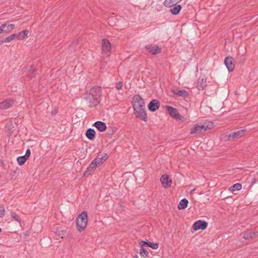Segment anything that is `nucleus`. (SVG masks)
Instances as JSON below:
<instances>
[{
    "mask_svg": "<svg viewBox=\"0 0 258 258\" xmlns=\"http://www.w3.org/2000/svg\"><path fill=\"white\" fill-rule=\"evenodd\" d=\"M214 127V123L211 121L205 122L203 124H196L190 130V134H198L211 130Z\"/></svg>",
    "mask_w": 258,
    "mask_h": 258,
    "instance_id": "nucleus-1",
    "label": "nucleus"
},
{
    "mask_svg": "<svg viewBox=\"0 0 258 258\" xmlns=\"http://www.w3.org/2000/svg\"><path fill=\"white\" fill-rule=\"evenodd\" d=\"M87 222V213L86 211H83L78 216L76 219L78 230L80 232L84 230L86 227Z\"/></svg>",
    "mask_w": 258,
    "mask_h": 258,
    "instance_id": "nucleus-2",
    "label": "nucleus"
},
{
    "mask_svg": "<svg viewBox=\"0 0 258 258\" xmlns=\"http://www.w3.org/2000/svg\"><path fill=\"white\" fill-rule=\"evenodd\" d=\"M92 95L94 100H96V104H99L101 101V96L102 94L101 88L100 86H95L92 87L89 93Z\"/></svg>",
    "mask_w": 258,
    "mask_h": 258,
    "instance_id": "nucleus-3",
    "label": "nucleus"
},
{
    "mask_svg": "<svg viewBox=\"0 0 258 258\" xmlns=\"http://www.w3.org/2000/svg\"><path fill=\"white\" fill-rule=\"evenodd\" d=\"M132 103L134 111H136L137 108H142L145 107L144 100L140 95L134 96Z\"/></svg>",
    "mask_w": 258,
    "mask_h": 258,
    "instance_id": "nucleus-4",
    "label": "nucleus"
},
{
    "mask_svg": "<svg viewBox=\"0 0 258 258\" xmlns=\"http://www.w3.org/2000/svg\"><path fill=\"white\" fill-rule=\"evenodd\" d=\"M208 226V223L204 220H199L196 221L192 225V228L195 231L205 230Z\"/></svg>",
    "mask_w": 258,
    "mask_h": 258,
    "instance_id": "nucleus-5",
    "label": "nucleus"
},
{
    "mask_svg": "<svg viewBox=\"0 0 258 258\" xmlns=\"http://www.w3.org/2000/svg\"><path fill=\"white\" fill-rule=\"evenodd\" d=\"M224 64L229 73L233 71L235 64L234 63V59L232 56H227L224 59Z\"/></svg>",
    "mask_w": 258,
    "mask_h": 258,
    "instance_id": "nucleus-6",
    "label": "nucleus"
},
{
    "mask_svg": "<svg viewBox=\"0 0 258 258\" xmlns=\"http://www.w3.org/2000/svg\"><path fill=\"white\" fill-rule=\"evenodd\" d=\"M170 115L176 119H180L181 115L179 113L178 110L170 106H166Z\"/></svg>",
    "mask_w": 258,
    "mask_h": 258,
    "instance_id": "nucleus-7",
    "label": "nucleus"
},
{
    "mask_svg": "<svg viewBox=\"0 0 258 258\" xmlns=\"http://www.w3.org/2000/svg\"><path fill=\"white\" fill-rule=\"evenodd\" d=\"M134 113L137 117L144 121H146L147 120V116L145 108H137L136 111H134Z\"/></svg>",
    "mask_w": 258,
    "mask_h": 258,
    "instance_id": "nucleus-8",
    "label": "nucleus"
},
{
    "mask_svg": "<svg viewBox=\"0 0 258 258\" xmlns=\"http://www.w3.org/2000/svg\"><path fill=\"white\" fill-rule=\"evenodd\" d=\"M245 132L246 131L245 130H240L237 132L230 134L228 137V140L233 141L235 139H239L244 135Z\"/></svg>",
    "mask_w": 258,
    "mask_h": 258,
    "instance_id": "nucleus-9",
    "label": "nucleus"
},
{
    "mask_svg": "<svg viewBox=\"0 0 258 258\" xmlns=\"http://www.w3.org/2000/svg\"><path fill=\"white\" fill-rule=\"evenodd\" d=\"M139 244L141 247L147 246L152 248L153 249H157L158 248L159 244L158 243H152L148 240H140Z\"/></svg>",
    "mask_w": 258,
    "mask_h": 258,
    "instance_id": "nucleus-10",
    "label": "nucleus"
},
{
    "mask_svg": "<svg viewBox=\"0 0 258 258\" xmlns=\"http://www.w3.org/2000/svg\"><path fill=\"white\" fill-rule=\"evenodd\" d=\"M160 107V102L157 99H153L152 100L148 105V108L149 110L151 112H154Z\"/></svg>",
    "mask_w": 258,
    "mask_h": 258,
    "instance_id": "nucleus-11",
    "label": "nucleus"
},
{
    "mask_svg": "<svg viewBox=\"0 0 258 258\" xmlns=\"http://www.w3.org/2000/svg\"><path fill=\"white\" fill-rule=\"evenodd\" d=\"M83 98L89 103V106L90 107L96 106L98 104H96V100H94V99L93 98L92 95H91V94L88 92L84 94Z\"/></svg>",
    "mask_w": 258,
    "mask_h": 258,
    "instance_id": "nucleus-12",
    "label": "nucleus"
},
{
    "mask_svg": "<svg viewBox=\"0 0 258 258\" xmlns=\"http://www.w3.org/2000/svg\"><path fill=\"white\" fill-rule=\"evenodd\" d=\"M160 181L165 188H168L170 187L172 181L169 179V176L167 174H163L161 176Z\"/></svg>",
    "mask_w": 258,
    "mask_h": 258,
    "instance_id": "nucleus-13",
    "label": "nucleus"
},
{
    "mask_svg": "<svg viewBox=\"0 0 258 258\" xmlns=\"http://www.w3.org/2000/svg\"><path fill=\"white\" fill-rule=\"evenodd\" d=\"M145 48L149 52L153 55L161 52V48L157 45H148L145 46Z\"/></svg>",
    "mask_w": 258,
    "mask_h": 258,
    "instance_id": "nucleus-14",
    "label": "nucleus"
},
{
    "mask_svg": "<svg viewBox=\"0 0 258 258\" xmlns=\"http://www.w3.org/2000/svg\"><path fill=\"white\" fill-rule=\"evenodd\" d=\"M96 163V161L94 160L92 161L84 173L85 176L90 175L96 169V167L98 166V164Z\"/></svg>",
    "mask_w": 258,
    "mask_h": 258,
    "instance_id": "nucleus-15",
    "label": "nucleus"
},
{
    "mask_svg": "<svg viewBox=\"0 0 258 258\" xmlns=\"http://www.w3.org/2000/svg\"><path fill=\"white\" fill-rule=\"evenodd\" d=\"M206 86V79L204 76H200L197 83V87L198 90H203Z\"/></svg>",
    "mask_w": 258,
    "mask_h": 258,
    "instance_id": "nucleus-16",
    "label": "nucleus"
},
{
    "mask_svg": "<svg viewBox=\"0 0 258 258\" xmlns=\"http://www.w3.org/2000/svg\"><path fill=\"white\" fill-rule=\"evenodd\" d=\"M14 103V100L12 99H7L0 103V108L7 109L11 107Z\"/></svg>",
    "mask_w": 258,
    "mask_h": 258,
    "instance_id": "nucleus-17",
    "label": "nucleus"
},
{
    "mask_svg": "<svg viewBox=\"0 0 258 258\" xmlns=\"http://www.w3.org/2000/svg\"><path fill=\"white\" fill-rule=\"evenodd\" d=\"M172 93L176 96H181L186 97L189 95L188 92L185 90L181 89L177 90L176 89H171Z\"/></svg>",
    "mask_w": 258,
    "mask_h": 258,
    "instance_id": "nucleus-18",
    "label": "nucleus"
},
{
    "mask_svg": "<svg viewBox=\"0 0 258 258\" xmlns=\"http://www.w3.org/2000/svg\"><path fill=\"white\" fill-rule=\"evenodd\" d=\"M93 125L101 132L105 131L107 128L105 123L101 121H95Z\"/></svg>",
    "mask_w": 258,
    "mask_h": 258,
    "instance_id": "nucleus-19",
    "label": "nucleus"
},
{
    "mask_svg": "<svg viewBox=\"0 0 258 258\" xmlns=\"http://www.w3.org/2000/svg\"><path fill=\"white\" fill-rule=\"evenodd\" d=\"M102 50L104 52H109L111 50V44L110 42L106 39L102 40Z\"/></svg>",
    "mask_w": 258,
    "mask_h": 258,
    "instance_id": "nucleus-20",
    "label": "nucleus"
},
{
    "mask_svg": "<svg viewBox=\"0 0 258 258\" xmlns=\"http://www.w3.org/2000/svg\"><path fill=\"white\" fill-rule=\"evenodd\" d=\"M85 135L88 139L93 140L95 137L96 133L94 129L89 128L87 130Z\"/></svg>",
    "mask_w": 258,
    "mask_h": 258,
    "instance_id": "nucleus-21",
    "label": "nucleus"
},
{
    "mask_svg": "<svg viewBox=\"0 0 258 258\" xmlns=\"http://www.w3.org/2000/svg\"><path fill=\"white\" fill-rule=\"evenodd\" d=\"M181 8L182 7L181 5L176 4L172 7V8L170 10V12L172 15H176L179 14L181 10Z\"/></svg>",
    "mask_w": 258,
    "mask_h": 258,
    "instance_id": "nucleus-22",
    "label": "nucleus"
},
{
    "mask_svg": "<svg viewBox=\"0 0 258 258\" xmlns=\"http://www.w3.org/2000/svg\"><path fill=\"white\" fill-rule=\"evenodd\" d=\"M100 155H98L97 157L94 160V161H96V163L98 164V165L101 164L108 157L107 154L106 153H104L103 156H101V157H100Z\"/></svg>",
    "mask_w": 258,
    "mask_h": 258,
    "instance_id": "nucleus-23",
    "label": "nucleus"
},
{
    "mask_svg": "<svg viewBox=\"0 0 258 258\" xmlns=\"http://www.w3.org/2000/svg\"><path fill=\"white\" fill-rule=\"evenodd\" d=\"M188 201L186 199H182L177 206L179 210H182L185 209L187 207Z\"/></svg>",
    "mask_w": 258,
    "mask_h": 258,
    "instance_id": "nucleus-24",
    "label": "nucleus"
},
{
    "mask_svg": "<svg viewBox=\"0 0 258 258\" xmlns=\"http://www.w3.org/2000/svg\"><path fill=\"white\" fill-rule=\"evenodd\" d=\"M255 234L254 232H252L251 230H247L246 231L243 235V238L245 239H248L250 238H252L254 237Z\"/></svg>",
    "mask_w": 258,
    "mask_h": 258,
    "instance_id": "nucleus-25",
    "label": "nucleus"
},
{
    "mask_svg": "<svg viewBox=\"0 0 258 258\" xmlns=\"http://www.w3.org/2000/svg\"><path fill=\"white\" fill-rule=\"evenodd\" d=\"M242 188V185L240 183H235L229 187V190L231 192L239 190Z\"/></svg>",
    "mask_w": 258,
    "mask_h": 258,
    "instance_id": "nucleus-26",
    "label": "nucleus"
},
{
    "mask_svg": "<svg viewBox=\"0 0 258 258\" xmlns=\"http://www.w3.org/2000/svg\"><path fill=\"white\" fill-rule=\"evenodd\" d=\"M14 27L15 25L14 24H6V28H4V33L6 34L9 33L14 29Z\"/></svg>",
    "mask_w": 258,
    "mask_h": 258,
    "instance_id": "nucleus-27",
    "label": "nucleus"
},
{
    "mask_svg": "<svg viewBox=\"0 0 258 258\" xmlns=\"http://www.w3.org/2000/svg\"><path fill=\"white\" fill-rule=\"evenodd\" d=\"M139 253L141 257L146 258L148 256L149 252L144 247H141Z\"/></svg>",
    "mask_w": 258,
    "mask_h": 258,
    "instance_id": "nucleus-28",
    "label": "nucleus"
},
{
    "mask_svg": "<svg viewBox=\"0 0 258 258\" xmlns=\"http://www.w3.org/2000/svg\"><path fill=\"white\" fill-rule=\"evenodd\" d=\"M27 160V159L25 157V156H19L17 158L18 164L19 165H23L24 164Z\"/></svg>",
    "mask_w": 258,
    "mask_h": 258,
    "instance_id": "nucleus-29",
    "label": "nucleus"
},
{
    "mask_svg": "<svg viewBox=\"0 0 258 258\" xmlns=\"http://www.w3.org/2000/svg\"><path fill=\"white\" fill-rule=\"evenodd\" d=\"M11 216L13 218V219H14L15 221L19 222V223L20 222V218H19V216H18L15 212H11Z\"/></svg>",
    "mask_w": 258,
    "mask_h": 258,
    "instance_id": "nucleus-30",
    "label": "nucleus"
},
{
    "mask_svg": "<svg viewBox=\"0 0 258 258\" xmlns=\"http://www.w3.org/2000/svg\"><path fill=\"white\" fill-rule=\"evenodd\" d=\"M5 214V209L3 205L0 204V218L3 217Z\"/></svg>",
    "mask_w": 258,
    "mask_h": 258,
    "instance_id": "nucleus-31",
    "label": "nucleus"
},
{
    "mask_svg": "<svg viewBox=\"0 0 258 258\" xmlns=\"http://www.w3.org/2000/svg\"><path fill=\"white\" fill-rule=\"evenodd\" d=\"M31 155V151L29 149H28L26 151V153H25V155H24L23 156H25V157L28 159V158L30 157Z\"/></svg>",
    "mask_w": 258,
    "mask_h": 258,
    "instance_id": "nucleus-32",
    "label": "nucleus"
},
{
    "mask_svg": "<svg viewBox=\"0 0 258 258\" xmlns=\"http://www.w3.org/2000/svg\"><path fill=\"white\" fill-rule=\"evenodd\" d=\"M238 58L240 59L239 60V63L240 64L244 63V61L245 60V57L244 56L241 55L239 57H238Z\"/></svg>",
    "mask_w": 258,
    "mask_h": 258,
    "instance_id": "nucleus-33",
    "label": "nucleus"
},
{
    "mask_svg": "<svg viewBox=\"0 0 258 258\" xmlns=\"http://www.w3.org/2000/svg\"><path fill=\"white\" fill-rule=\"evenodd\" d=\"M122 87V83L121 82H119L117 83H116L115 85V88L117 90H120L121 89Z\"/></svg>",
    "mask_w": 258,
    "mask_h": 258,
    "instance_id": "nucleus-34",
    "label": "nucleus"
},
{
    "mask_svg": "<svg viewBox=\"0 0 258 258\" xmlns=\"http://www.w3.org/2000/svg\"><path fill=\"white\" fill-rule=\"evenodd\" d=\"M6 27V23L3 24L0 26V34L4 33V28H5Z\"/></svg>",
    "mask_w": 258,
    "mask_h": 258,
    "instance_id": "nucleus-35",
    "label": "nucleus"
},
{
    "mask_svg": "<svg viewBox=\"0 0 258 258\" xmlns=\"http://www.w3.org/2000/svg\"><path fill=\"white\" fill-rule=\"evenodd\" d=\"M21 33L23 34V35L24 36V38L25 39L28 35L29 31L28 30H24L22 31H21Z\"/></svg>",
    "mask_w": 258,
    "mask_h": 258,
    "instance_id": "nucleus-36",
    "label": "nucleus"
},
{
    "mask_svg": "<svg viewBox=\"0 0 258 258\" xmlns=\"http://www.w3.org/2000/svg\"><path fill=\"white\" fill-rule=\"evenodd\" d=\"M36 75V71H35L34 73H32V72H29L28 73V77L30 79H32L35 77Z\"/></svg>",
    "mask_w": 258,
    "mask_h": 258,
    "instance_id": "nucleus-37",
    "label": "nucleus"
},
{
    "mask_svg": "<svg viewBox=\"0 0 258 258\" xmlns=\"http://www.w3.org/2000/svg\"><path fill=\"white\" fill-rule=\"evenodd\" d=\"M4 40V42H10V41H11L13 39L11 37V36L6 38L5 39H3Z\"/></svg>",
    "mask_w": 258,
    "mask_h": 258,
    "instance_id": "nucleus-38",
    "label": "nucleus"
},
{
    "mask_svg": "<svg viewBox=\"0 0 258 258\" xmlns=\"http://www.w3.org/2000/svg\"><path fill=\"white\" fill-rule=\"evenodd\" d=\"M18 40H23L24 39V36L23 35V34L21 33V32L18 33Z\"/></svg>",
    "mask_w": 258,
    "mask_h": 258,
    "instance_id": "nucleus-39",
    "label": "nucleus"
},
{
    "mask_svg": "<svg viewBox=\"0 0 258 258\" xmlns=\"http://www.w3.org/2000/svg\"><path fill=\"white\" fill-rule=\"evenodd\" d=\"M35 71V68L34 66L33 65H31L29 70V72H32V73H34Z\"/></svg>",
    "mask_w": 258,
    "mask_h": 258,
    "instance_id": "nucleus-40",
    "label": "nucleus"
},
{
    "mask_svg": "<svg viewBox=\"0 0 258 258\" xmlns=\"http://www.w3.org/2000/svg\"><path fill=\"white\" fill-rule=\"evenodd\" d=\"M11 36L13 40L15 38L18 40V34H13L11 35Z\"/></svg>",
    "mask_w": 258,
    "mask_h": 258,
    "instance_id": "nucleus-41",
    "label": "nucleus"
},
{
    "mask_svg": "<svg viewBox=\"0 0 258 258\" xmlns=\"http://www.w3.org/2000/svg\"><path fill=\"white\" fill-rule=\"evenodd\" d=\"M20 172V169L17 167L15 171H14L13 173L12 174V176H14L16 173H18Z\"/></svg>",
    "mask_w": 258,
    "mask_h": 258,
    "instance_id": "nucleus-42",
    "label": "nucleus"
},
{
    "mask_svg": "<svg viewBox=\"0 0 258 258\" xmlns=\"http://www.w3.org/2000/svg\"><path fill=\"white\" fill-rule=\"evenodd\" d=\"M78 41L76 40L74 42L73 44L75 45H77L78 44Z\"/></svg>",
    "mask_w": 258,
    "mask_h": 258,
    "instance_id": "nucleus-43",
    "label": "nucleus"
},
{
    "mask_svg": "<svg viewBox=\"0 0 258 258\" xmlns=\"http://www.w3.org/2000/svg\"><path fill=\"white\" fill-rule=\"evenodd\" d=\"M4 42V40L2 39V40H0V45L3 44Z\"/></svg>",
    "mask_w": 258,
    "mask_h": 258,
    "instance_id": "nucleus-44",
    "label": "nucleus"
},
{
    "mask_svg": "<svg viewBox=\"0 0 258 258\" xmlns=\"http://www.w3.org/2000/svg\"><path fill=\"white\" fill-rule=\"evenodd\" d=\"M195 189H193L192 190H191L190 193L193 194L194 192L195 191Z\"/></svg>",
    "mask_w": 258,
    "mask_h": 258,
    "instance_id": "nucleus-45",
    "label": "nucleus"
},
{
    "mask_svg": "<svg viewBox=\"0 0 258 258\" xmlns=\"http://www.w3.org/2000/svg\"><path fill=\"white\" fill-rule=\"evenodd\" d=\"M253 180H254L253 182H255V179L253 178Z\"/></svg>",
    "mask_w": 258,
    "mask_h": 258,
    "instance_id": "nucleus-46",
    "label": "nucleus"
},
{
    "mask_svg": "<svg viewBox=\"0 0 258 258\" xmlns=\"http://www.w3.org/2000/svg\"><path fill=\"white\" fill-rule=\"evenodd\" d=\"M138 255H136V256H135V258H138Z\"/></svg>",
    "mask_w": 258,
    "mask_h": 258,
    "instance_id": "nucleus-47",
    "label": "nucleus"
},
{
    "mask_svg": "<svg viewBox=\"0 0 258 258\" xmlns=\"http://www.w3.org/2000/svg\"><path fill=\"white\" fill-rule=\"evenodd\" d=\"M2 229L0 228V233L2 232Z\"/></svg>",
    "mask_w": 258,
    "mask_h": 258,
    "instance_id": "nucleus-48",
    "label": "nucleus"
}]
</instances>
